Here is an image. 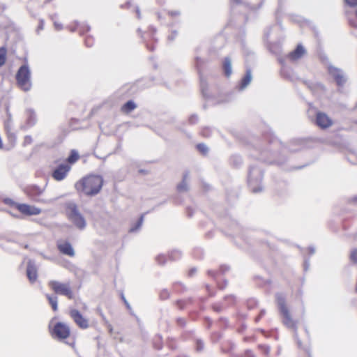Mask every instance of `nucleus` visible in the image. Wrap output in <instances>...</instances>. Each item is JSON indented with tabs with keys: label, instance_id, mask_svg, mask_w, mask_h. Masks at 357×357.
<instances>
[{
	"label": "nucleus",
	"instance_id": "680f3d73",
	"mask_svg": "<svg viewBox=\"0 0 357 357\" xmlns=\"http://www.w3.org/2000/svg\"><path fill=\"white\" fill-rule=\"evenodd\" d=\"M208 274L214 276L215 273H214V271H208Z\"/></svg>",
	"mask_w": 357,
	"mask_h": 357
},
{
	"label": "nucleus",
	"instance_id": "5fc2aeb1",
	"mask_svg": "<svg viewBox=\"0 0 357 357\" xmlns=\"http://www.w3.org/2000/svg\"><path fill=\"white\" fill-rule=\"evenodd\" d=\"M201 62H202V60L199 58L197 57L196 58V65L197 67L199 66V65Z\"/></svg>",
	"mask_w": 357,
	"mask_h": 357
},
{
	"label": "nucleus",
	"instance_id": "f03ea898",
	"mask_svg": "<svg viewBox=\"0 0 357 357\" xmlns=\"http://www.w3.org/2000/svg\"><path fill=\"white\" fill-rule=\"evenodd\" d=\"M263 170L257 165L250 167L248 176V185L253 193H259L263 190Z\"/></svg>",
	"mask_w": 357,
	"mask_h": 357
},
{
	"label": "nucleus",
	"instance_id": "e2e57ef3",
	"mask_svg": "<svg viewBox=\"0 0 357 357\" xmlns=\"http://www.w3.org/2000/svg\"><path fill=\"white\" fill-rule=\"evenodd\" d=\"M241 0H231L232 2L234 3H238L241 2Z\"/></svg>",
	"mask_w": 357,
	"mask_h": 357
},
{
	"label": "nucleus",
	"instance_id": "c9c22d12",
	"mask_svg": "<svg viewBox=\"0 0 357 357\" xmlns=\"http://www.w3.org/2000/svg\"><path fill=\"white\" fill-rule=\"evenodd\" d=\"M141 225H135L134 227L129 229V232L133 233L139 231L141 229Z\"/></svg>",
	"mask_w": 357,
	"mask_h": 357
},
{
	"label": "nucleus",
	"instance_id": "2f4dec72",
	"mask_svg": "<svg viewBox=\"0 0 357 357\" xmlns=\"http://www.w3.org/2000/svg\"><path fill=\"white\" fill-rule=\"evenodd\" d=\"M3 202L9 206H15L17 208V204H19L18 203L15 202L13 199L10 198H6L3 199Z\"/></svg>",
	"mask_w": 357,
	"mask_h": 357
},
{
	"label": "nucleus",
	"instance_id": "864d4df0",
	"mask_svg": "<svg viewBox=\"0 0 357 357\" xmlns=\"http://www.w3.org/2000/svg\"><path fill=\"white\" fill-rule=\"evenodd\" d=\"M246 357H255V355L252 352L248 351L246 354Z\"/></svg>",
	"mask_w": 357,
	"mask_h": 357
},
{
	"label": "nucleus",
	"instance_id": "423d86ee",
	"mask_svg": "<svg viewBox=\"0 0 357 357\" xmlns=\"http://www.w3.org/2000/svg\"><path fill=\"white\" fill-rule=\"evenodd\" d=\"M48 286L56 294L66 296L69 299H72L73 298V293L69 282L62 283L56 280H50L48 282Z\"/></svg>",
	"mask_w": 357,
	"mask_h": 357
},
{
	"label": "nucleus",
	"instance_id": "9b49d317",
	"mask_svg": "<svg viewBox=\"0 0 357 357\" xmlns=\"http://www.w3.org/2000/svg\"><path fill=\"white\" fill-rule=\"evenodd\" d=\"M70 168L71 167L69 165L61 164L52 172V176L56 181H62L66 177L68 173L70 170Z\"/></svg>",
	"mask_w": 357,
	"mask_h": 357
},
{
	"label": "nucleus",
	"instance_id": "4be33fe9",
	"mask_svg": "<svg viewBox=\"0 0 357 357\" xmlns=\"http://www.w3.org/2000/svg\"><path fill=\"white\" fill-rule=\"evenodd\" d=\"M137 107L136 104L132 100H128L121 107L123 113L128 114Z\"/></svg>",
	"mask_w": 357,
	"mask_h": 357
},
{
	"label": "nucleus",
	"instance_id": "6e6d98bb",
	"mask_svg": "<svg viewBox=\"0 0 357 357\" xmlns=\"http://www.w3.org/2000/svg\"><path fill=\"white\" fill-rule=\"evenodd\" d=\"M264 310L261 311L260 315L257 318V321H258L260 319V317L264 314Z\"/></svg>",
	"mask_w": 357,
	"mask_h": 357
},
{
	"label": "nucleus",
	"instance_id": "6ab92c4d",
	"mask_svg": "<svg viewBox=\"0 0 357 357\" xmlns=\"http://www.w3.org/2000/svg\"><path fill=\"white\" fill-rule=\"evenodd\" d=\"M189 179V172H185L184 174H183V179L181 181V183H179L178 185H177V190L179 192H187L189 189L188 188V183H187V181Z\"/></svg>",
	"mask_w": 357,
	"mask_h": 357
},
{
	"label": "nucleus",
	"instance_id": "052dcab7",
	"mask_svg": "<svg viewBox=\"0 0 357 357\" xmlns=\"http://www.w3.org/2000/svg\"><path fill=\"white\" fill-rule=\"evenodd\" d=\"M195 272H196V269L193 268V269L190 270V275H192Z\"/></svg>",
	"mask_w": 357,
	"mask_h": 357
},
{
	"label": "nucleus",
	"instance_id": "338daca9",
	"mask_svg": "<svg viewBox=\"0 0 357 357\" xmlns=\"http://www.w3.org/2000/svg\"><path fill=\"white\" fill-rule=\"evenodd\" d=\"M291 330L294 328V326L293 324V323L291 322Z\"/></svg>",
	"mask_w": 357,
	"mask_h": 357
},
{
	"label": "nucleus",
	"instance_id": "37998d69",
	"mask_svg": "<svg viewBox=\"0 0 357 357\" xmlns=\"http://www.w3.org/2000/svg\"><path fill=\"white\" fill-rule=\"evenodd\" d=\"M32 142V138L31 136H26L24 137V144H31Z\"/></svg>",
	"mask_w": 357,
	"mask_h": 357
},
{
	"label": "nucleus",
	"instance_id": "393cba45",
	"mask_svg": "<svg viewBox=\"0 0 357 357\" xmlns=\"http://www.w3.org/2000/svg\"><path fill=\"white\" fill-rule=\"evenodd\" d=\"M5 129L7 131L8 135L9 137H15L14 134L12 132V126H11V117L9 116L8 120L5 122Z\"/></svg>",
	"mask_w": 357,
	"mask_h": 357
},
{
	"label": "nucleus",
	"instance_id": "bf43d9fd",
	"mask_svg": "<svg viewBox=\"0 0 357 357\" xmlns=\"http://www.w3.org/2000/svg\"><path fill=\"white\" fill-rule=\"evenodd\" d=\"M178 323L181 324V325H183L184 324V320L182 319H179L178 320Z\"/></svg>",
	"mask_w": 357,
	"mask_h": 357
},
{
	"label": "nucleus",
	"instance_id": "b1692460",
	"mask_svg": "<svg viewBox=\"0 0 357 357\" xmlns=\"http://www.w3.org/2000/svg\"><path fill=\"white\" fill-rule=\"evenodd\" d=\"M79 158V155L78 154V153L75 151V150H72L70 151V155L68 156V159H67V161L70 163V164H73L74 162H75Z\"/></svg>",
	"mask_w": 357,
	"mask_h": 357
},
{
	"label": "nucleus",
	"instance_id": "4468645a",
	"mask_svg": "<svg viewBox=\"0 0 357 357\" xmlns=\"http://www.w3.org/2000/svg\"><path fill=\"white\" fill-rule=\"evenodd\" d=\"M70 314L79 327L82 328H87L89 327L88 320L85 319L78 310H71Z\"/></svg>",
	"mask_w": 357,
	"mask_h": 357
},
{
	"label": "nucleus",
	"instance_id": "20e7f679",
	"mask_svg": "<svg viewBox=\"0 0 357 357\" xmlns=\"http://www.w3.org/2000/svg\"><path fill=\"white\" fill-rule=\"evenodd\" d=\"M275 54H277L278 61L280 65V74L281 77L287 80H289L290 52H283L282 50H279L275 52Z\"/></svg>",
	"mask_w": 357,
	"mask_h": 357
},
{
	"label": "nucleus",
	"instance_id": "72a5a7b5",
	"mask_svg": "<svg viewBox=\"0 0 357 357\" xmlns=\"http://www.w3.org/2000/svg\"><path fill=\"white\" fill-rule=\"evenodd\" d=\"M156 261L159 264H164L165 262V256L163 255H159L156 257Z\"/></svg>",
	"mask_w": 357,
	"mask_h": 357
},
{
	"label": "nucleus",
	"instance_id": "3c124183",
	"mask_svg": "<svg viewBox=\"0 0 357 357\" xmlns=\"http://www.w3.org/2000/svg\"><path fill=\"white\" fill-rule=\"evenodd\" d=\"M79 230H83L86 225H76Z\"/></svg>",
	"mask_w": 357,
	"mask_h": 357
},
{
	"label": "nucleus",
	"instance_id": "603ef678",
	"mask_svg": "<svg viewBox=\"0 0 357 357\" xmlns=\"http://www.w3.org/2000/svg\"><path fill=\"white\" fill-rule=\"evenodd\" d=\"M6 6L3 3H0V12H2L5 10Z\"/></svg>",
	"mask_w": 357,
	"mask_h": 357
},
{
	"label": "nucleus",
	"instance_id": "39448f33",
	"mask_svg": "<svg viewBox=\"0 0 357 357\" xmlns=\"http://www.w3.org/2000/svg\"><path fill=\"white\" fill-rule=\"evenodd\" d=\"M45 187L40 188L36 185H31L29 186H27L24 188V193L30 197L33 201L36 202H42V203H51L54 201H56L57 198L46 200L40 198V195L44 192L45 191Z\"/></svg>",
	"mask_w": 357,
	"mask_h": 357
},
{
	"label": "nucleus",
	"instance_id": "f3484780",
	"mask_svg": "<svg viewBox=\"0 0 357 357\" xmlns=\"http://www.w3.org/2000/svg\"><path fill=\"white\" fill-rule=\"evenodd\" d=\"M252 79V72L250 69H247L245 75L241 79L238 86L239 91L244 90L251 82Z\"/></svg>",
	"mask_w": 357,
	"mask_h": 357
},
{
	"label": "nucleus",
	"instance_id": "f8f14e48",
	"mask_svg": "<svg viewBox=\"0 0 357 357\" xmlns=\"http://www.w3.org/2000/svg\"><path fill=\"white\" fill-rule=\"evenodd\" d=\"M53 335L59 339H66L70 335V328L68 325L59 322L53 329Z\"/></svg>",
	"mask_w": 357,
	"mask_h": 357
},
{
	"label": "nucleus",
	"instance_id": "2eb2a0df",
	"mask_svg": "<svg viewBox=\"0 0 357 357\" xmlns=\"http://www.w3.org/2000/svg\"><path fill=\"white\" fill-rule=\"evenodd\" d=\"M26 276L31 283H34L38 278V268L33 260H29L26 266Z\"/></svg>",
	"mask_w": 357,
	"mask_h": 357
},
{
	"label": "nucleus",
	"instance_id": "bb28decb",
	"mask_svg": "<svg viewBox=\"0 0 357 357\" xmlns=\"http://www.w3.org/2000/svg\"><path fill=\"white\" fill-rule=\"evenodd\" d=\"M200 86H201V91H202V93L203 96L206 98H208V95L207 93V83L202 77H201Z\"/></svg>",
	"mask_w": 357,
	"mask_h": 357
},
{
	"label": "nucleus",
	"instance_id": "0e129e2a",
	"mask_svg": "<svg viewBox=\"0 0 357 357\" xmlns=\"http://www.w3.org/2000/svg\"><path fill=\"white\" fill-rule=\"evenodd\" d=\"M89 29H90V27L89 26H87L86 28V31H89Z\"/></svg>",
	"mask_w": 357,
	"mask_h": 357
},
{
	"label": "nucleus",
	"instance_id": "aec40b11",
	"mask_svg": "<svg viewBox=\"0 0 357 357\" xmlns=\"http://www.w3.org/2000/svg\"><path fill=\"white\" fill-rule=\"evenodd\" d=\"M222 68L224 73L226 77H229L232 73L231 61L229 57H226L224 59L222 63Z\"/></svg>",
	"mask_w": 357,
	"mask_h": 357
},
{
	"label": "nucleus",
	"instance_id": "ea45409f",
	"mask_svg": "<svg viewBox=\"0 0 357 357\" xmlns=\"http://www.w3.org/2000/svg\"><path fill=\"white\" fill-rule=\"evenodd\" d=\"M308 252H309V255L311 256V255H313L315 252H316V249L314 246H310L308 248Z\"/></svg>",
	"mask_w": 357,
	"mask_h": 357
},
{
	"label": "nucleus",
	"instance_id": "a18cd8bd",
	"mask_svg": "<svg viewBox=\"0 0 357 357\" xmlns=\"http://www.w3.org/2000/svg\"><path fill=\"white\" fill-rule=\"evenodd\" d=\"M260 348L263 350V351L265 353V354H268V351H269V348L267 347V346H265V345H261L260 346Z\"/></svg>",
	"mask_w": 357,
	"mask_h": 357
},
{
	"label": "nucleus",
	"instance_id": "7c9ffc66",
	"mask_svg": "<svg viewBox=\"0 0 357 357\" xmlns=\"http://www.w3.org/2000/svg\"><path fill=\"white\" fill-rule=\"evenodd\" d=\"M197 148L198 151L203 154H206L208 153V149L207 146L204 144H197Z\"/></svg>",
	"mask_w": 357,
	"mask_h": 357
},
{
	"label": "nucleus",
	"instance_id": "1a4fd4ad",
	"mask_svg": "<svg viewBox=\"0 0 357 357\" xmlns=\"http://www.w3.org/2000/svg\"><path fill=\"white\" fill-rule=\"evenodd\" d=\"M328 71L329 74L334 78L338 86H343L345 84L347 78L342 70L335 68L332 65H329L328 66Z\"/></svg>",
	"mask_w": 357,
	"mask_h": 357
},
{
	"label": "nucleus",
	"instance_id": "8fccbe9b",
	"mask_svg": "<svg viewBox=\"0 0 357 357\" xmlns=\"http://www.w3.org/2000/svg\"><path fill=\"white\" fill-rule=\"evenodd\" d=\"M144 214H142L136 223H142L144 221Z\"/></svg>",
	"mask_w": 357,
	"mask_h": 357
},
{
	"label": "nucleus",
	"instance_id": "9d476101",
	"mask_svg": "<svg viewBox=\"0 0 357 357\" xmlns=\"http://www.w3.org/2000/svg\"><path fill=\"white\" fill-rule=\"evenodd\" d=\"M316 125L321 129H326L333 125V120L324 112H318L316 114Z\"/></svg>",
	"mask_w": 357,
	"mask_h": 357
},
{
	"label": "nucleus",
	"instance_id": "13d9d810",
	"mask_svg": "<svg viewBox=\"0 0 357 357\" xmlns=\"http://www.w3.org/2000/svg\"><path fill=\"white\" fill-rule=\"evenodd\" d=\"M349 24L353 26L357 27V24H356L352 20H349Z\"/></svg>",
	"mask_w": 357,
	"mask_h": 357
},
{
	"label": "nucleus",
	"instance_id": "412c9836",
	"mask_svg": "<svg viewBox=\"0 0 357 357\" xmlns=\"http://www.w3.org/2000/svg\"><path fill=\"white\" fill-rule=\"evenodd\" d=\"M26 123L29 126H33L36 121L35 112L32 109H27L26 111Z\"/></svg>",
	"mask_w": 357,
	"mask_h": 357
},
{
	"label": "nucleus",
	"instance_id": "ddd939ff",
	"mask_svg": "<svg viewBox=\"0 0 357 357\" xmlns=\"http://www.w3.org/2000/svg\"><path fill=\"white\" fill-rule=\"evenodd\" d=\"M17 209L23 215H36L41 212V209L33 206L26 204H17Z\"/></svg>",
	"mask_w": 357,
	"mask_h": 357
},
{
	"label": "nucleus",
	"instance_id": "a211bd4d",
	"mask_svg": "<svg viewBox=\"0 0 357 357\" xmlns=\"http://www.w3.org/2000/svg\"><path fill=\"white\" fill-rule=\"evenodd\" d=\"M58 248L59 251L64 255L70 257H73L75 255V252L72 245L68 242L58 244Z\"/></svg>",
	"mask_w": 357,
	"mask_h": 357
},
{
	"label": "nucleus",
	"instance_id": "7ed1b4c3",
	"mask_svg": "<svg viewBox=\"0 0 357 357\" xmlns=\"http://www.w3.org/2000/svg\"><path fill=\"white\" fill-rule=\"evenodd\" d=\"M16 79L17 84L23 91H28L31 89V72L27 65H23L19 68Z\"/></svg>",
	"mask_w": 357,
	"mask_h": 357
},
{
	"label": "nucleus",
	"instance_id": "e433bc0d",
	"mask_svg": "<svg viewBox=\"0 0 357 357\" xmlns=\"http://www.w3.org/2000/svg\"><path fill=\"white\" fill-rule=\"evenodd\" d=\"M347 4L351 7H354L357 6V0H345Z\"/></svg>",
	"mask_w": 357,
	"mask_h": 357
},
{
	"label": "nucleus",
	"instance_id": "de8ad7c7",
	"mask_svg": "<svg viewBox=\"0 0 357 357\" xmlns=\"http://www.w3.org/2000/svg\"><path fill=\"white\" fill-rule=\"evenodd\" d=\"M135 11L137 15V18L139 19L141 17V13L139 7H136Z\"/></svg>",
	"mask_w": 357,
	"mask_h": 357
},
{
	"label": "nucleus",
	"instance_id": "774afa93",
	"mask_svg": "<svg viewBox=\"0 0 357 357\" xmlns=\"http://www.w3.org/2000/svg\"><path fill=\"white\" fill-rule=\"evenodd\" d=\"M112 328L111 327V328H109V331H110V332H112Z\"/></svg>",
	"mask_w": 357,
	"mask_h": 357
},
{
	"label": "nucleus",
	"instance_id": "0eeeda50",
	"mask_svg": "<svg viewBox=\"0 0 357 357\" xmlns=\"http://www.w3.org/2000/svg\"><path fill=\"white\" fill-rule=\"evenodd\" d=\"M276 301L278 303L280 314L282 319V322L287 328L290 327V315L289 308L285 301V298L282 294H276Z\"/></svg>",
	"mask_w": 357,
	"mask_h": 357
},
{
	"label": "nucleus",
	"instance_id": "dca6fc26",
	"mask_svg": "<svg viewBox=\"0 0 357 357\" xmlns=\"http://www.w3.org/2000/svg\"><path fill=\"white\" fill-rule=\"evenodd\" d=\"M307 54V50L302 44H298L294 51H291V61L301 59Z\"/></svg>",
	"mask_w": 357,
	"mask_h": 357
},
{
	"label": "nucleus",
	"instance_id": "49530a36",
	"mask_svg": "<svg viewBox=\"0 0 357 357\" xmlns=\"http://www.w3.org/2000/svg\"><path fill=\"white\" fill-rule=\"evenodd\" d=\"M122 299L124 301V303L126 304V307L128 309H130V304L128 303V302L126 301V299L125 298V297L123 296V295H122Z\"/></svg>",
	"mask_w": 357,
	"mask_h": 357
},
{
	"label": "nucleus",
	"instance_id": "a19ab883",
	"mask_svg": "<svg viewBox=\"0 0 357 357\" xmlns=\"http://www.w3.org/2000/svg\"><path fill=\"white\" fill-rule=\"evenodd\" d=\"M169 296V293L167 291L165 290L163 291L162 292H161L160 294V297L162 298V299H165L167 298V297Z\"/></svg>",
	"mask_w": 357,
	"mask_h": 357
},
{
	"label": "nucleus",
	"instance_id": "f704fd0d",
	"mask_svg": "<svg viewBox=\"0 0 357 357\" xmlns=\"http://www.w3.org/2000/svg\"><path fill=\"white\" fill-rule=\"evenodd\" d=\"M188 121L190 124H195L198 121V116L197 115H192L190 116Z\"/></svg>",
	"mask_w": 357,
	"mask_h": 357
},
{
	"label": "nucleus",
	"instance_id": "6e6552de",
	"mask_svg": "<svg viewBox=\"0 0 357 357\" xmlns=\"http://www.w3.org/2000/svg\"><path fill=\"white\" fill-rule=\"evenodd\" d=\"M66 213L74 223H85V220L79 213L75 203L69 202L66 204Z\"/></svg>",
	"mask_w": 357,
	"mask_h": 357
},
{
	"label": "nucleus",
	"instance_id": "cd10ccee",
	"mask_svg": "<svg viewBox=\"0 0 357 357\" xmlns=\"http://www.w3.org/2000/svg\"><path fill=\"white\" fill-rule=\"evenodd\" d=\"M181 252L178 250H173L169 254V259L172 261L177 260L181 257Z\"/></svg>",
	"mask_w": 357,
	"mask_h": 357
},
{
	"label": "nucleus",
	"instance_id": "69168bd1",
	"mask_svg": "<svg viewBox=\"0 0 357 357\" xmlns=\"http://www.w3.org/2000/svg\"><path fill=\"white\" fill-rule=\"evenodd\" d=\"M126 5H127V6H128V7H129V6H130V1L127 2V3H126Z\"/></svg>",
	"mask_w": 357,
	"mask_h": 357
},
{
	"label": "nucleus",
	"instance_id": "4c0bfd02",
	"mask_svg": "<svg viewBox=\"0 0 357 357\" xmlns=\"http://www.w3.org/2000/svg\"><path fill=\"white\" fill-rule=\"evenodd\" d=\"M204 344L203 342L200 340L197 341V351H201L203 349Z\"/></svg>",
	"mask_w": 357,
	"mask_h": 357
},
{
	"label": "nucleus",
	"instance_id": "5701e85b",
	"mask_svg": "<svg viewBox=\"0 0 357 357\" xmlns=\"http://www.w3.org/2000/svg\"><path fill=\"white\" fill-rule=\"evenodd\" d=\"M46 298L48 300L50 304L52 306V308L54 311H56L58 310V298L56 296H51L50 294H46Z\"/></svg>",
	"mask_w": 357,
	"mask_h": 357
},
{
	"label": "nucleus",
	"instance_id": "473e14b6",
	"mask_svg": "<svg viewBox=\"0 0 357 357\" xmlns=\"http://www.w3.org/2000/svg\"><path fill=\"white\" fill-rule=\"evenodd\" d=\"M310 259L304 257L303 270L307 271L310 268Z\"/></svg>",
	"mask_w": 357,
	"mask_h": 357
},
{
	"label": "nucleus",
	"instance_id": "c03bdc74",
	"mask_svg": "<svg viewBox=\"0 0 357 357\" xmlns=\"http://www.w3.org/2000/svg\"><path fill=\"white\" fill-rule=\"evenodd\" d=\"M177 36V32L176 31H173L171 35H169L168 36V39L169 40H173L174 39V38Z\"/></svg>",
	"mask_w": 357,
	"mask_h": 357
},
{
	"label": "nucleus",
	"instance_id": "c85d7f7f",
	"mask_svg": "<svg viewBox=\"0 0 357 357\" xmlns=\"http://www.w3.org/2000/svg\"><path fill=\"white\" fill-rule=\"evenodd\" d=\"M6 59V49L4 47H0V67L2 66Z\"/></svg>",
	"mask_w": 357,
	"mask_h": 357
},
{
	"label": "nucleus",
	"instance_id": "f257e3e1",
	"mask_svg": "<svg viewBox=\"0 0 357 357\" xmlns=\"http://www.w3.org/2000/svg\"><path fill=\"white\" fill-rule=\"evenodd\" d=\"M103 178L98 175H91L79 180L75 183V188L86 195H95L102 188Z\"/></svg>",
	"mask_w": 357,
	"mask_h": 357
},
{
	"label": "nucleus",
	"instance_id": "09e8293b",
	"mask_svg": "<svg viewBox=\"0 0 357 357\" xmlns=\"http://www.w3.org/2000/svg\"><path fill=\"white\" fill-rule=\"evenodd\" d=\"M349 202L351 203H356L357 202V195L356 196H354V197L351 198L349 199Z\"/></svg>",
	"mask_w": 357,
	"mask_h": 357
},
{
	"label": "nucleus",
	"instance_id": "4d7b16f0",
	"mask_svg": "<svg viewBox=\"0 0 357 357\" xmlns=\"http://www.w3.org/2000/svg\"><path fill=\"white\" fill-rule=\"evenodd\" d=\"M169 13H170L171 15H177L179 14L178 12H176V11L175 12L174 11H172Z\"/></svg>",
	"mask_w": 357,
	"mask_h": 357
},
{
	"label": "nucleus",
	"instance_id": "79ce46f5",
	"mask_svg": "<svg viewBox=\"0 0 357 357\" xmlns=\"http://www.w3.org/2000/svg\"><path fill=\"white\" fill-rule=\"evenodd\" d=\"M43 26H44V21L43 20H40V24L38 25V28H37V33H39L40 31L43 30Z\"/></svg>",
	"mask_w": 357,
	"mask_h": 357
},
{
	"label": "nucleus",
	"instance_id": "a878e982",
	"mask_svg": "<svg viewBox=\"0 0 357 357\" xmlns=\"http://www.w3.org/2000/svg\"><path fill=\"white\" fill-rule=\"evenodd\" d=\"M230 162L234 167H238L242 164V158L239 155H233L230 159Z\"/></svg>",
	"mask_w": 357,
	"mask_h": 357
},
{
	"label": "nucleus",
	"instance_id": "c756f323",
	"mask_svg": "<svg viewBox=\"0 0 357 357\" xmlns=\"http://www.w3.org/2000/svg\"><path fill=\"white\" fill-rule=\"evenodd\" d=\"M350 261L354 264H357V248L351 250L349 255Z\"/></svg>",
	"mask_w": 357,
	"mask_h": 357
},
{
	"label": "nucleus",
	"instance_id": "58836bf2",
	"mask_svg": "<svg viewBox=\"0 0 357 357\" xmlns=\"http://www.w3.org/2000/svg\"><path fill=\"white\" fill-rule=\"evenodd\" d=\"M54 28L56 30L59 31L62 29V24L60 23H58L57 22H54Z\"/></svg>",
	"mask_w": 357,
	"mask_h": 357
}]
</instances>
